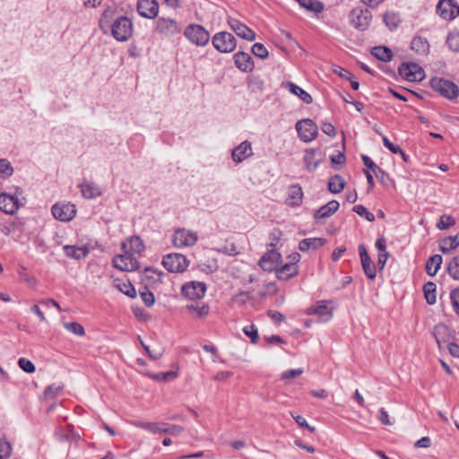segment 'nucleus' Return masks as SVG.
Segmentation results:
<instances>
[{
	"label": "nucleus",
	"instance_id": "f257e3e1",
	"mask_svg": "<svg viewBox=\"0 0 459 459\" xmlns=\"http://www.w3.org/2000/svg\"><path fill=\"white\" fill-rule=\"evenodd\" d=\"M429 85L432 90L448 100H454L459 96V87L449 80L434 77L429 81Z\"/></svg>",
	"mask_w": 459,
	"mask_h": 459
},
{
	"label": "nucleus",
	"instance_id": "f03ea898",
	"mask_svg": "<svg viewBox=\"0 0 459 459\" xmlns=\"http://www.w3.org/2000/svg\"><path fill=\"white\" fill-rule=\"evenodd\" d=\"M184 36L194 45L204 47L210 40V33L202 25L191 23L184 30Z\"/></svg>",
	"mask_w": 459,
	"mask_h": 459
},
{
	"label": "nucleus",
	"instance_id": "7ed1b4c3",
	"mask_svg": "<svg viewBox=\"0 0 459 459\" xmlns=\"http://www.w3.org/2000/svg\"><path fill=\"white\" fill-rule=\"evenodd\" d=\"M181 31L180 23L169 17H160L155 22L154 33L170 38L179 34Z\"/></svg>",
	"mask_w": 459,
	"mask_h": 459
},
{
	"label": "nucleus",
	"instance_id": "20e7f679",
	"mask_svg": "<svg viewBox=\"0 0 459 459\" xmlns=\"http://www.w3.org/2000/svg\"><path fill=\"white\" fill-rule=\"evenodd\" d=\"M112 36L117 41H126L133 34V22L126 16L117 18L111 25Z\"/></svg>",
	"mask_w": 459,
	"mask_h": 459
},
{
	"label": "nucleus",
	"instance_id": "39448f33",
	"mask_svg": "<svg viewBox=\"0 0 459 459\" xmlns=\"http://www.w3.org/2000/svg\"><path fill=\"white\" fill-rule=\"evenodd\" d=\"M124 254L117 255L113 258V265L120 271H134L139 268V262L134 254L127 250V243H122Z\"/></svg>",
	"mask_w": 459,
	"mask_h": 459
},
{
	"label": "nucleus",
	"instance_id": "423d86ee",
	"mask_svg": "<svg viewBox=\"0 0 459 459\" xmlns=\"http://www.w3.org/2000/svg\"><path fill=\"white\" fill-rule=\"evenodd\" d=\"M212 46L221 53H231L237 47L235 37L227 31H220L213 35L212 39Z\"/></svg>",
	"mask_w": 459,
	"mask_h": 459
},
{
	"label": "nucleus",
	"instance_id": "0eeeda50",
	"mask_svg": "<svg viewBox=\"0 0 459 459\" xmlns=\"http://www.w3.org/2000/svg\"><path fill=\"white\" fill-rule=\"evenodd\" d=\"M163 266L170 273H183L188 267L189 261L181 254H169L163 257Z\"/></svg>",
	"mask_w": 459,
	"mask_h": 459
},
{
	"label": "nucleus",
	"instance_id": "6e6552de",
	"mask_svg": "<svg viewBox=\"0 0 459 459\" xmlns=\"http://www.w3.org/2000/svg\"><path fill=\"white\" fill-rule=\"evenodd\" d=\"M296 130L299 138L305 143L313 141L318 134L316 124L309 118L298 121L296 123Z\"/></svg>",
	"mask_w": 459,
	"mask_h": 459
},
{
	"label": "nucleus",
	"instance_id": "1a4fd4ad",
	"mask_svg": "<svg viewBox=\"0 0 459 459\" xmlns=\"http://www.w3.org/2000/svg\"><path fill=\"white\" fill-rule=\"evenodd\" d=\"M399 74L409 82H420L425 78V72L416 63H403L398 67Z\"/></svg>",
	"mask_w": 459,
	"mask_h": 459
},
{
	"label": "nucleus",
	"instance_id": "9d476101",
	"mask_svg": "<svg viewBox=\"0 0 459 459\" xmlns=\"http://www.w3.org/2000/svg\"><path fill=\"white\" fill-rule=\"evenodd\" d=\"M372 19L369 10L361 7H355L350 13L351 23L359 30H365L368 28Z\"/></svg>",
	"mask_w": 459,
	"mask_h": 459
},
{
	"label": "nucleus",
	"instance_id": "9b49d317",
	"mask_svg": "<svg viewBox=\"0 0 459 459\" xmlns=\"http://www.w3.org/2000/svg\"><path fill=\"white\" fill-rule=\"evenodd\" d=\"M291 261L287 263L276 270V277L280 281H288L296 276L299 273L298 262L300 259L299 253H294L290 256Z\"/></svg>",
	"mask_w": 459,
	"mask_h": 459
},
{
	"label": "nucleus",
	"instance_id": "f8f14e48",
	"mask_svg": "<svg viewBox=\"0 0 459 459\" xmlns=\"http://www.w3.org/2000/svg\"><path fill=\"white\" fill-rule=\"evenodd\" d=\"M436 11L443 20L452 21L459 15V5L455 0H440Z\"/></svg>",
	"mask_w": 459,
	"mask_h": 459
},
{
	"label": "nucleus",
	"instance_id": "ddd939ff",
	"mask_svg": "<svg viewBox=\"0 0 459 459\" xmlns=\"http://www.w3.org/2000/svg\"><path fill=\"white\" fill-rule=\"evenodd\" d=\"M206 292V284L202 281H189L182 285V295L191 300L202 299Z\"/></svg>",
	"mask_w": 459,
	"mask_h": 459
},
{
	"label": "nucleus",
	"instance_id": "4468645a",
	"mask_svg": "<svg viewBox=\"0 0 459 459\" xmlns=\"http://www.w3.org/2000/svg\"><path fill=\"white\" fill-rule=\"evenodd\" d=\"M198 239L196 232L186 229H178L175 231L172 242L176 247L194 246Z\"/></svg>",
	"mask_w": 459,
	"mask_h": 459
},
{
	"label": "nucleus",
	"instance_id": "2eb2a0df",
	"mask_svg": "<svg viewBox=\"0 0 459 459\" xmlns=\"http://www.w3.org/2000/svg\"><path fill=\"white\" fill-rule=\"evenodd\" d=\"M16 191L14 194L0 193V210L6 214H14L21 207Z\"/></svg>",
	"mask_w": 459,
	"mask_h": 459
},
{
	"label": "nucleus",
	"instance_id": "dca6fc26",
	"mask_svg": "<svg viewBox=\"0 0 459 459\" xmlns=\"http://www.w3.org/2000/svg\"><path fill=\"white\" fill-rule=\"evenodd\" d=\"M53 216L61 221H70L76 214L75 205L70 203H57L51 209Z\"/></svg>",
	"mask_w": 459,
	"mask_h": 459
},
{
	"label": "nucleus",
	"instance_id": "f3484780",
	"mask_svg": "<svg viewBox=\"0 0 459 459\" xmlns=\"http://www.w3.org/2000/svg\"><path fill=\"white\" fill-rule=\"evenodd\" d=\"M227 22L230 29L240 38L247 39L248 41H253L255 39V33L247 25L239 22L238 20L229 17Z\"/></svg>",
	"mask_w": 459,
	"mask_h": 459
},
{
	"label": "nucleus",
	"instance_id": "a211bd4d",
	"mask_svg": "<svg viewBox=\"0 0 459 459\" xmlns=\"http://www.w3.org/2000/svg\"><path fill=\"white\" fill-rule=\"evenodd\" d=\"M138 13L147 19H154L159 13V3L157 0H138Z\"/></svg>",
	"mask_w": 459,
	"mask_h": 459
},
{
	"label": "nucleus",
	"instance_id": "6ab92c4d",
	"mask_svg": "<svg viewBox=\"0 0 459 459\" xmlns=\"http://www.w3.org/2000/svg\"><path fill=\"white\" fill-rule=\"evenodd\" d=\"M359 254L360 256L361 266L364 273L368 279L374 280L377 276L376 266L369 255L368 254L366 247L363 244L359 246Z\"/></svg>",
	"mask_w": 459,
	"mask_h": 459
},
{
	"label": "nucleus",
	"instance_id": "aec40b11",
	"mask_svg": "<svg viewBox=\"0 0 459 459\" xmlns=\"http://www.w3.org/2000/svg\"><path fill=\"white\" fill-rule=\"evenodd\" d=\"M304 164L308 171H314L323 161V155L319 149L310 148L305 151Z\"/></svg>",
	"mask_w": 459,
	"mask_h": 459
},
{
	"label": "nucleus",
	"instance_id": "412c9836",
	"mask_svg": "<svg viewBox=\"0 0 459 459\" xmlns=\"http://www.w3.org/2000/svg\"><path fill=\"white\" fill-rule=\"evenodd\" d=\"M327 300H319L316 305L307 308V315H318L323 322L330 320L333 316V312L327 307Z\"/></svg>",
	"mask_w": 459,
	"mask_h": 459
},
{
	"label": "nucleus",
	"instance_id": "4be33fe9",
	"mask_svg": "<svg viewBox=\"0 0 459 459\" xmlns=\"http://www.w3.org/2000/svg\"><path fill=\"white\" fill-rule=\"evenodd\" d=\"M253 155L251 143L244 141L232 150L231 157L236 163H240Z\"/></svg>",
	"mask_w": 459,
	"mask_h": 459
},
{
	"label": "nucleus",
	"instance_id": "5701e85b",
	"mask_svg": "<svg viewBox=\"0 0 459 459\" xmlns=\"http://www.w3.org/2000/svg\"><path fill=\"white\" fill-rule=\"evenodd\" d=\"M235 65L242 72H251L254 69V62L251 56L246 52H237L234 55Z\"/></svg>",
	"mask_w": 459,
	"mask_h": 459
},
{
	"label": "nucleus",
	"instance_id": "b1692460",
	"mask_svg": "<svg viewBox=\"0 0 459 459\" xmlns=\"http://www.w3.org/2000/svg\"><path fill=\"white\" fill-rule=\"evenodd\" d=\"M339 206L338 201L331 200L316 211L314 219L318 221L320 219L329 218L339 209Z\"/></svg>",
	"mask_w": 459,
	"mask_h": 459
},
{
	"label": "nucleus",
	"instance_id": "393cba45",
	"mask_svg": "<svg viewBox=\"0 0 459 459\" xmlns=\"http://www.w3.org/2000/svg\"><path fill=\"white\" fill-rule=\"evenodd\" d=\"M186 310L195 318L204 319L209 316L210 306L207 303H192L186 306Z\"/></svg>",
	"mask_w": 459,
	"mask_h": 459
},
{
	"label": "nucleus",
	"instance_id": "a878e982",
	"mask_svg": "<svg viewBox=\"0 0 459 459\" xmlns=\"http://www.w3.org/2000/svg\"><path fill=\"white\" fill-rule=\"evenodd\" d=\"M81 192L85 198L94 199L101 195L100 187L93 182L84 180L79 185Z\"/></svg>",
	"mask_w": 459,
	"mask_h": 459
},
{
	"label": "nucleus",
	"instance_id": "bb28decb",
	"mask_svg": "<svg viewBox=\"0 0 459 459\" xmlns=\"http://www.w3.org/2000/svg\"><path fill=\"white\" fill-rule=\"evenodd\" d=\"M64 252L67 257L80 260L89 255L90 249L85 246L76 247L66 245L64 247Z\"/></svg>",
	"mask_w": 459,
	"mask_h": 459
},
{
	"label": "nucleus",
	"instance_id": "cd10ccee",
	"mask_svg": "<svg viewBox=\"0 0 459 459\" xmlns=\"http://www.w3.org/2000/svg\"><path fill=\"white\" fill-rule=\"evenodd\" d=\"M303 191L299 185H293L290 187L286 203L290 206H299L302 204Z\"/></svg>",
	"mask_w": 459,
	"mask_h": 459
},
{
	"label": "nucleus",
	"instance_id": "c85d7f7f",
	"mask_svg": "<svg viewBox=\"0 0 459 459\" xmlns=\"http://www.w3.org/2000/svg\"><path fill=\"white\" fill-rule=\"evenodd\" d=\"M285 88H287L292 94L298 96L301 100H303L306 104H311L313 102V98L309 93L304 91L302 88L295 84L291 82H287L284 84Z\"/></svg>",
	"mask_w": 459,
	"mask_h": 459
},
{
	"label": "nucleus",
	"instance_id": "c756f323",
	"mask_svg": "<svg viewBox=\"0 0 459 459\" xmlns=\"http://www.w3.org/2000/svg\"><path fill=\"white\" fill-rule=\"evenodd\" d=\"M326 240L323 238H309L302 239L299 244V250L306 252L323 247Z\"/></svg>",
	"mask_w": 459,
	"mask_h": 459
},
{
	"label": "nucleus",
	"instance_id": "7c9ffc66",
	"mask_svg": "<svg viewBox=\"0 0 459 459\" xmlns=\"http://www.w3.org/2000/svg\"><path fill=\"white\" fill-rule=\"evenodd\" d=\"M443 258L440 255H431L426 263V273L433 277L437 274V271L439 270L441 264H442Z\"/></svg>",
	"mask_w": 459,
	"mask_h": 459
},
{
	"label": "nucleus",
	"instance_id": "2f4dec72",
	"mask_svg": "<svg viewBox=\"0 0 459 459\" xmlns=\"http://www.w3.org/2000/svg\"><path fill=\"white\" fill-rule=\"evenodd\" d=\"M433 336L435 337L438 347L441 348V344L446 343L449 339V329L446 325L438 324L433 329Z\"/></svg>",
	"mask_w": 459,
	"mask_h": 459
},
{
	"label": "nucleus",
	"instance_id": "473e14b6",
	"mask_svg": "<svg viewBox=\"0 0 459 459\" xmlns=\"http://www.w3.org/2000/svg\"><path fill=\"white\" fill-rule=\"evenodd\" d=\"M459 246V233L455 236L445 238L440 245L439 249L444 254H448Z\"/></svg>",
	"mask_w": 459,
	"mask_h": 459
},
{
	"label": "nucleus",
	"instance_id": "72a5a7b5",
	"mask_svg": "<svg viewBox=\"0 0 459 459\" xmlns=\"http://www.w3.org/2000/svg\"><path fill=\"white\" fill-rule=\"evenodd\" d=\"M371 54L378 60L389 62L393 58L392 50L385 46H377L372 48Z\"/></svg>",
	"mask_w": 459,
	"mask_h": 459
},
{
	"label": "nucleus",
	"instance_id": "f704fd0d",
	"mask_svg": "<svg viewBox=\"0 0 459 459\" xmlns=\"http://www.w3.org/2000/svg\"><path fill=\"white\" fill-rule=\"evenodd\" d=\"M345 184L342 176L334 175L328 181V190L333 194H339L344 189Z\"/></svg>",
	"mask_w": 459,
	"mask_h": 459
},
{
	"label": "nucleus",
	"instance_id": "c9c22d12",
	"mask_svg": "<svg viewBox=\"0 0 459 459\" xmlns=\"http://www.w3.org/2000/svg\"><path fill=\"white\" fill-rule=\"evenodd\" d=\"M123 243H127V250L133 254H140L144 249V244L138 236L130 237Z\"/></svg>",
	"mask_w": 459,
	"mask_h": 459
},
{
	"label": "nucleus",
	"instance_id": "e433bc0d",
	"mask_svg": "<svg viewBox=\"0 0 459 459\" xmlns=\"http://www.w3.org/2000/svg\"><path fill=\"white\" fill-rule=\"evenodd\" d=\"M133 424L153 434L162 433L163 426L159 423L135 420Z\"/></svg>",
	"mask_w": 459,
	"mask_h": 459
},
{
	"label": "nucleus",
	"instance_id": "4c0bfd02",
	"mask_svg": "<svg viewBox=\"0 0 459 459\" xmlns=\"http://www.w3.org/2000/svg\"><path fill=\"white\" fill-rule=\"evenodd\" d=\"M304 9L318 13L324 10V4L317 0H296Z\"/></svg>",
	"mask_w": 459,
	"mask_h": 459
},
{
	"label": "nucleus",
	"instance_id": "58836bf2",
	"mask_svg": "<svg viewBox=\"0 0 459 459\" xmlns=\"http://www.w3.org/2000/svg\"><path fill=\"white\" fill-rule=\"evenodd\" d=\"M423 292L426 301L429 305H433L436 303V284L433 281H428L424 284Z\"/></svg>",
	"mask_w": 459,
	"mask_h": 459
},
{
	"label": "nucleus",
	"instance_id": "ea45409f",
	"mask_svg": "<svg viewBox=\"0 0 459 459\" xmlns=\"http://www.w3.org/2000/svg\"><path fill=\"white\" fill-rule=\"evenodd\" d=\"M116 287L123 292L125 295L130 298L136 297V291L134 287L132 285L130 281H125L120 280L115 281Z\"/></svg>",
	"mask_w": 459,
	"mask_h": 459
},
{
	"label": "nucleus",
	"instance_id": "a19ab883",
	"mask_svg": "<svg viewBox=\"0 0 459 459\" xmlns=\"http://www.w3.org/2000/svg\"><path fill=\"white\" fill-rule=\"evenodd\" d=\"M429 42L422 37H414L411 42V48L417 53H425L429 50Z\"/></svg>",
	"mask_w": 459,
	"mask_h": 459
},
{
	"label": "nucleus",
	"instance_id": "79ce46f5",
	"mask_svg": "<svg viewBox=\"0 0 459 459\" xmlns=\"http://www.w3.org/2000/svg\"><path fill=\"white\" fill-rule=\"evenodd\" d=\"M260 259H262V264H265L268 261L277 266L281 260V255L278 251L271 249L267 251Z\"/></svg>",
	"mask_w": 459,
	"mask_h": 459
},
{
	"label": "nucleus",
	"instance_id": "37998d69",
	"mask_svg": "<svg viewBox=\"0 0 459 459\" xmlns=\"http://www.w3.org/2000/svg\"><path fill=\"white\" fill-rule=\"evenodd\" d=\"M447 272L454 280L459 281V255L448 263Z\"/></svg>",
	"mask_w": 459,
	"mask_h": 459
},
{
	"label": "nucleus",
	"instance_id": "c03bdc74",
	"mask_svg": "<svg viewBox=\"0 0 459 459\" xmlns=\"http://www.w3.org/2000/svg\"><path fill=\"white\" fill-rule=\"evenodd\" d=\"M400 22H401V20H400L399 15L397 13H386L384 15V22L385 23V25L390 30H394L395 28H397V26L399 25Z\"/></svg>",
	"mask_w": 459,
	"mask_h": 459
},
{
	"label": "nucleus",
	"instance_id": "a18cd8bd",
	"mask_svg": "<svg viewBox=\"0 0 459 459\" xmlns=\"http://www.w3.org/2000/svg\"><path fill=\"white\" fill-rule=\"evenodd\" d=\"M64 327L75 335L83 336L85 334L83 326L77 322L64 323Z\"/></svg>",
	"mask_w": 459,
	"mask_h": 459
},
{
	"label": "nucleus",
	"instance_id": "49530a36",
	"mask_svg": "<svg viewBox=\"0 0 459 459\" xmlns=\"http://www.w3.org/2000/svg\"><path fill=\"white\" fill-rule=\"evenodd\" d=\"M352 210L358 215L364 217L369 222H373L375 221V215L368 211V209L362 204L355 205Z\"/></svg>",
	"mask_w": 459,
	"mask_h": 459
},
{
	"label": "nucleus",
	"instance_id": "de8ad7c7",
	"mask_svg": "<svg viewBox=\"0 0 459 459\" xmlns=\"http://www.w3.org/2000/svg\"><path fill=\"white\" fill-rule=\"evenodd\" d=\"M13 169L10 161L5 159H0V174L4 178H9L13 175Z\"/></svg>",
	"mask_w": 459,
	"mask_h": 459
},
{
	"label": "nucleus",
	"instance_id": "09e8293b",
	"mask_svg": "<svg viewBox=\"0 0 459 459\" xmlns=\"http://www.w3.org/2000/svg\"><path fill=\"white\" fill-rule=\"evenodd\" d=\"M252 53L261 59H266L269 52L262 43H255L251 48Z\"/></svg>",
	"mask_w": 459,
	"mask_h": 459
},
{
	"label": "nucleus",
	"instance_id": "8fccbe9b",
	"mask_svg": "<svg viewBox=\"0 0 459 459\" xmlns=\"http://www.w3.org/2000/svg\"><path fill=\"white\" fill-rule=\"evenodd\" d=\"M446 44L451 50L459 51V32L449 33L446 38Z\"/></svg>",
	"mask_w": 459,
	"mask_h": 459
},
{
	"label": "nucleus",
	"instance_id": "3c124183",
	"mask_svg": "<svg viewBox=\"0 0 459 459\" xmlns=\"http://www.w3.org/2000/svg\"><path fill=\"white\" fill-rule=\"evenodd\" d=\"M11 455V444L7 440L0 438V459H9Z\"/></svg>",
	"mask_w": 459,
	"mask_h": 459
},
{
	"label": "nucleus",
	"instance_id": "603ef678",
	"mask_svg": "<svg viewBox=\"0 0 459 459\" xmlns=\"http://www.w3.org/2000/svg\"><path fill=\"white\" fill-rule=\"evenodd\" d=\"M455 224V220L454 219V217H452L451 215L444 214L440 217V220L437 222V227L439 230H443L454 226Z\"/></svg>",
	"mask_w": 459,
	"mask_h": 459
},
{
	"label": "nucleus",
	"instance_id": "864d4df0",
	"mask_svg": "<svg viewBox=\"0 0 459 459\" xmlns=\"http://www.w3.org/2000/svg\"><path fill=\"white\" fill-rule=\"evenodd\" d=\"M163 426L162 433H168L171 436H178L184 431V428L179 425H170L168 423H161Z\"/></svg>",
	"mask_w": 459,
	"mask_h": 459
},
{
	"label": "nucleus",
	"instance_id": "5fc2aeb1",
	"mask_svg": "<svg viewBox=\"0 0 459 459\" xmlns=\"http://www.w3.org/2000/svg\"><path fill=\"white\" fill-rule=\"evenodd\" d=\"M243 332L247 336H248L251 339L252 343H256L258 342V331L254 325L245 326L243 328Z\"/></svg>",
	"mask_w": 459,
	"mask_h": 459
},
{
	"label": "nucleus",
	"instance_id": "6e6d98bb",
	"mask_svg": "<svg viewBox=\"0 0 459 459\" xmlns=\"http://www.w3.org/2000/svg\"><path fill=\"white\" fill-rule=\"evenodd\" d=\"M140 296L143 302L147 307H152L155 302L154 295L152 291H150L147 288H144L143 290L140 291Z\"/></svg>",
	"mask_w": 459,
	"mask_h": 459
},
{
	"label": "nucleus",
	"instance_id": "4d7b16f0",
	"mask_svg": "<svg viewBox=\"0 0 459 459\" xmlns=\"http://www.w3.org/2000/svg\"><path fill=\"white\" fill-rule=\"evenodd\" d=\"M18 365L26 373H33L35 371L34 364L25 358H20L18 360Z\"/></svg>",
	"mask_w": 459,
	"mask_h": 459
},
{
	"label": "nucleus",
	"instance_id": "13d9d810",
	"mask_svg": "<svg viewBox=\"0 0 459 459\" xmlns=\"http://www.w3.org/2000/svg\"><path fill=\"white\" fill-rule=\"evenodd\" d=\"M374 174L382 185L388 186L391 183L389 175L380 167L374 172Z\"/></svg>",
	"mask_w": 459,
	"mask_h": 459
},
{
	"label": "nucleus",
	"instance_id": "bf43d9fd",
	"mask_svg": "<svg viewBox=\"0 0 459 459\" xmlns=\"http://www.w3.org/2000/svg\"><path fill=\"white\" fill-rule=\"evenodd\" d=\"M292 418L295 420L296 423L302 428H306L309 432L314 433L316 431V428L310 426L306 419L301 415H294L291 413Z\"/></svg>",
	"mask_w": 459,
	"mask_h": 459
},
{
	"label": "nucleus",
	"instance_id": "052dcab7",
	"mask_svg": "<svg viewBox=\"0 0 459 459\" xmlns=\"http://www.w3.org/2000/svg\"><path fill=\"white\" fill-rule=\"evenodd\" d=\"M450 299L455 312L459 315V287L451 290Z\"/></svg>",
	"mask_w": 459,
	"mask_h": 459
},
{
	"label": "nucleus",
	"instance_id": "680f3d73",
	"mask_svg": "<svg viewBox=\"0 0 459 459\" xmlns=\"http://www.w3.org/2000/svg\"><path fill=\"white\" fill-rule=\"evenodd\" d=\"M58 439L61 441H70L76 443L80 439L78 434L74 433L72 430L68 433H56Z\"/></svg>",
	"mask_w": 459,
	"mask_h": 459
},
{
	"label": "nucleus",
	"instance_id": "e2e57ef3",
	"mask_svg": "<svg viewBox=\"0 0 459 459\" xmlns=\"http://www.w3.org/2000/svg\"><path fill=\"white\" fill-rule=\"evenodd\" d=\"M219 251L222 254L229 255H237L239 254V251L238 250V247L234 243H230L223 246L221 248L219 249Z\"/></svg>",
	"mask_w": 459,
	"mask_h": 459
},
{
	"label": "nucleus",
	"instance_id": "0e129e2a",
	"mask_svg": "<svg viewBox=\"0 0 459 459\" xmlns=\"http://www.w3.org/2000/svg\"><path fill=\"white\" fill-rule=\"evenodd\" d=\"M382 141L384 145L393 153L402 152V149L398 145H394L390 140L385 136L382 135Z\"/></svg>",
	"mask_w": 459,
	"mask_h": 459
},
{
	"label": "nucleus",
	"instance_id": "69168bd1",
	"mask_svg": "<svg viewBox=\"0 0 459 459\" xmlns=\"http://www.w3.org/2000/svg\"><path fill=\"white\" fill-rule=\"evenodd\" d=\"M321 129L328 136L334 137L336 135V129L331 123H322Z\"/></svg>",
	"mask_w": 459,
	"mask_h": 459
},
{
	"label": "nucleus",
	"instance_id": "338daca9",
	"mask_svg": "<svg viewBox=\"0 0 459 459\" xmlns=\"http://www.w3.org/2000/svg\"><path fill=\"white\" fill-rule=\"evenodd\" d=\"M302 373V368L290 369L281 374V379H290L296 377H299Z\"/></svg>",
	"mask_w": 459,
	"mask_h": 459
},
{
	"label": "nucleus",
	"instance_id": "774afa93",
	"mask_svg": "<svg viewBox=\"0 0 459 459\" xmlns=\"http://www.w3.org/2000/svg\"><path fill=\"white\" fill-rule=\"evenodd\" d=\"M333 73L338 74L340 77L345 79V80H351V78L353 77V75L351 74V73L341 66H336L335 68H333Z\"/></svg>",
	"mask_w": 459,
	"mask_h": 459
}]
</instances>
